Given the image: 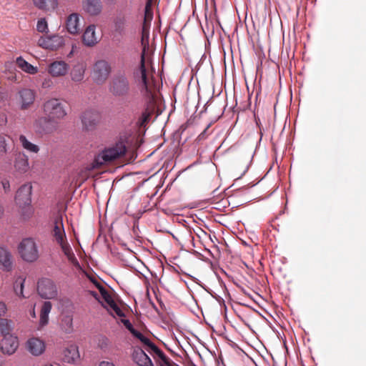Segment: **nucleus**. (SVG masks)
Wrapping results in <instances>:
<instances>
[{"mask_svg":"<svg viewBox=\"0 0 366 366\" xmlns=\"http://www.w3.org/2000/svg\"><path fill=\"white\" fill-rule=\"evenodd\" d=\"M109 307V310L114 312L116 315L118 317H124V314L122 312V310L119 308V307L117 305V303L114 301L112 302L111 304L107 305Z\"/></svg>","mask_w":366,"mask_h":366,"instance_id":"nucleus-40","label":"nucleus"},{"mask_svg":"<svg viewBox=\"0 0 366 366\" xmlns=\"http://www.w3.org/2000/svg\"><path fill=\"white\" fill-rule=\"evenodd\" d=\"M99 366H115L114 363L109 361H102Z\"/></svg>","mask_w":366,"mask_h":366,"instance_id":"nucleus-49","label":"nucleus"},{"mask_svg":"<svg viewBox=\"0 0 366 366\" xmlns=\"http://www.w3.org/2000/svg\"><path fill=\"white\" fill-rule=\"evenodd\" d=\"M26 347L31 355L39 356L45 351L46 346L43 340L37 337H32L28 340Z\"/></svg>","mask_w":366,"mask_h":366,"instance_id":"nucleus-17","label":"nucleus"},{"mask_svg":"<svg viewBox=\"0 0 366 366\" xmlns=\"http://www.w3.org/2000/svg\"><path fill=\"white\" fill-rule=\"evenodd\" d=\"M127 147L124 142L119 141L114 145L105 148L95 158V163L102 165L112 162L125 154Z\"/></svg>","mask_w":366,"mask_h":366,"instance_id":"nucleus-2","label":"nucleus"},{"mask_svg":"<svg viewBox=\"0 0 366 366\" xmlns=\"http://www.w3.org/2000/svg\"><path fill=\"white\" fill-rule=\"evenodd\" d=\"M26 278L21 276L18 277L14 283V291L19 297H25L24 295V287Z\"/></svg>","mask_w":366,"mask_h":366,"instance_id":"nucleus-31","label":"nucleus"},{"mask_svg":"<svg viewBox=\"0 0 366 366\" xmlns=\"http://www.w3.org/2000/svg\"><path fill=\"white\" fill-rule=\"evenodd\" d=\"M69 69V64L64 61H55L49 64L48 72L53 77H59L66 75Z\"/></svg>","mask_w":366,"mask_h":366,"instance_id":"nucleus-14","label":"nucleus"},{"mask_svg":"<svg viewBox=\"0 0 366 366\" xmlns=\"http://www.w3.org/2000/svg\"><path fill=\"white\" fill-rule=\"evenodd\" d=\"M66 27L70 34H78L80 30L79 14L77 13L71 14L66 19Z\"/></svg>","mask_w":366,"mask_h":366,"instance_id":"nucleus-23","label":"nucleus"},{"mask_svg":"<svg viewBox=\"0 0 366 366\" xmlns=\"http://www.w3.org/2000/svg\"><path fill=\"white\" fill-rule=\"evenodd\" d=\"M51 234L58 244L67 241L61 217L55 218Z\"/></svg>","mask_w":366,"mask_h":366,"instance_id":"nucleus-13","label":"nucleus"},{"mask_svg":"<svg viewBox=\"0 0 366 366\" xmlns=\"http://www.w3.org/2000/svg\"><path fill=\"white\" fill-rule=\"evenodd\" d=\"M14 167L21 174L26 172L29 168L28 157L24 154H18L15 158Z\"/></svg>","mask_w":366,"mask_h":366,"instance_id":"nucleus-25","label":"nucleus"},{"mask_svg":"<svg viewBox=\"0 0 366 366\" xmlns=\"http://www.w3.org/2000/svg\"><path fill=\"white\" fill-rule=\"evenodd\" d=\"M84 10L92 16L98 15L102 11L100 0H82Z\"/></svg>","mask_w":366,"mask_h":366,"instance_id":"nucleus-22","label":"nucleus"},{"mask_svg":"<svg viewBox=\"0 0 366 366\" xmlns=\"http://www.w3.org/2000/svg\"><path fill=\"white\" fill-rule=\"evenodd\" d=\"M37 291L40 297L46 300L55 299L58 295L55 283L48 278H43L38 282Z\"/></svg>","mask_w":366,"mask_h":366,"instance_id":"nucleus-8","label":"nucleus"},{"mask_svg":"<svg viewBox=\"0 0 366 366\" xmlns=\"http://www.w3.org/2000/svg\"><path fill=\"white\" fill-rule=\"evenodd\" d=\"M42 109L46 116L49 117L59 123L67 114L64 105L55 98L46 101L42 106Z\"/></svg>","mask_w":366,"mask_h":366,"instance_id":"nucleus-4","label":"nucleus"},{"mask_svg":"<svg viewBox=\"0 0 366 366\" xmlns=\"http://www.w3.org/2000/svg\"><path fill=\"white\" fill-rule=\"evenodd\" d=\"M19 142L21 144V146L25 149L26 150L33 152V153H38L39 151V148L37 145L31 143L29 142L26 137L24 135H21L19 137Z\"/></svg>","mask_w":366,"mask_h":366,"instance_id":"nucleus-32","label":"nucleus"},{"mask_svg":"<svg viewBox=\"0 0 366 366\" xmlns=\"http://www.w3.org/2000/svg\"><path fill=\"white\" fill-rule=\"evenodd\" d=\"M7 310V307L6 304L0 301V317L4 316L6 314V312Z\"/></svg>","mask_w":366,"mask_h":366,"instance_id":"nucleus-44","label":"nucleus"},{"mask_svg":"<svg viewBox=\"0 0 366 366\" xmlns=\"http://www.w3.org/2000/svg\"><path fill=\"white\" fill-rule=\"evenodd\" d=\"M9 137L5 134H0V155L4 154L7 151V142Z\"/></svg>","mask_w":366,"mask_h":366,"instance_id":"nucleus-37","label":"nucleus"},{"mask_svg":"<svg viewBox=\"0 0 366 366\" xmlns=\"http://www.w3.org/2000/svg\"><path fill=\"white\" fill-rule=\"evenodd\" d=\"M59 246L61 247V250L66 257L69 255L71 256V254L74 253L67 241L64 242L63 244H59Z\"/></svg>","mask_w":366,"mask_h":366,"instance_id":"nucleus-42","label":"nucleus"},{"mask_svg":"<svg viewBox=\"0 0 366 366\" xmlns=\"http://www.w3.org/2000/svg\"><path fill=\"white\" fill-rule=\"evenodd\" d=\"M42 366H53L51 364H46L44 365H42Z\"/></svg>","mask_w":366,"mask_h":366,"instance_id":"nucleus-53","label":"nucleus"},{"mask_svg":"<svg viewBox=\"0 0 366 366\" xmlns=\"http://www.w3.org/2000/svg\"><path fill=\"white\" fill-rule=\"evenodd\" d=\"M132 360L138 366H153L151 358L140 347H135L132 352Z\"/></svg>","mask_w":366,"mask_h":366,"instance_id":"nucleus-16","label":"nucleus"},{"mask_svg":"<svg viewBox=\"0 0 366 366\" xmlns=\"http://www.w3.org/2000/svg\"><path fill=\"white\" fill-rule=\"evenodd\" d=\"M82 41L87 46H92L98 42L94 25H90L86 29L82 35Z\"/></svg>","mask_w":366,"mask_h":366,"instance_id":"nucleus-24","label":"nucleus"},{"mask_svg":"<svg viewBox=\"0 0 366 366\" xmlns=\"http://www.w3.org/2000/svg\"><path fill=\"white\" fill-rule=\"evenodd\" d=\"M38 46L49 50H56L64 44L63 36L58 34L41 36L37 41Z\"/></svg>","mask_w":366,"mask_h":366,"instance_id":"nucleus-10","label":"nucleus"},{"mask_svg":"<svg viewBox=\"0 0 366 366\" xmlns=\"http://www.w3.org/2000/svg\"><path fill=\"white\" fill-rule=\"evenodd\" d=\"M109 92L116 97H124L130 92V83L124 73H118L113 76L109 85Z\"/></svg>","mask_w":366,"mask_h":366,"instance_id":"nucleus-3","label":"nucleus"},{"mask_svg":"<svg viewBox=\"0 0 366 366\" xmlns=\"http://www.w3.org/2000/svg\"><path fill=\"white\" fill-rule=\"evenodd\" d=\"M109 307V310L114 312L116 315L118 317H124V314L122 312V310L119 308V307L117 305V303L114 301L112 302L111 304L107 305Z\"/></svg>","mask_w":366,"mask_h":366,"instance_id":"nucleus-39","label":"nucleus"},{"mask_svg":"<svg viewBox=\"0 0 366 366\" xmlns=\"http://www.w3.org/2000/svg\"><path fill=\"white\" fill-rule=\"evenodd\" d=\"M59 123L48 116L38 118L34 123V128L40 134H51L59 128Z\"/></svg>","mask_w":366,"mask_h":366,"instance_id":"nucleus-7","label":"nucleus"},{"mask_svg":"<svg viewBox=\"0 0 366 366\" xmlns=\"http://www.w3.org/2000/svg\"><path fill=\"white\" fill-rule=\"evenodd\" d=\"M32 186L30 183L24 184L17 191L15 201L20 207H28L31 211Z\"/></svg>","mask_w":366,"mask_h":366,"instance_id":"nucleus-12","label":"nucleus"},{"mask_svg":"<svg viewBox=\"0 0 366 366\" xmlns=\"http://www.w3.org/2000/svg\"><path fill=\"white\" fill-rule=\"evenodd\" d=\"M132 334L134 337H137L138 340L141 341L145 346H147L149 349V351H151L154 353H155V349L154 347H157L153 342H151V340L144 336L142 332L137 330H132Z\"/></svg>","mask_w":366,"mask_h":366,"instance_id":"nucleus-29","label":"nucleus"},{"mask_svg":"<svg viewBox=\"0 0 366 366\" xmlns=\"http://www.w3.org/2000/svg\"><path fill=\"white\" fill-rule=\"evenodd\" d=\"M0 264L2 269L9 272L13 268V257L9 249L5 246H0Z\"/></svg>","mask_w":366,"mask_h":366,"instance_id":"nucleus-18","label":"nucleus"},{"mask_svg":"<svg viewBox=\"0 0 366 366\" xmlns=\"http://www.w3.org/2000/svg\"><path fill=\"white\" fill-rule=\"evenodd\" d=\"M19 104L21 109H26L35 100V92L30 89H23L19 92Z\"/></svg>","mask_w":366,"mask_h":366,"instance_id":"nucleus-19","label":"nucleus"},{"mask_svg":"<svg viewBox=\"0 0 366 366\" xmlns=\"http://www.w3.org/2000/svg\"><path fill=\"white\" fill-rule=\"evenodd\" d=\"M52 309V304L49 301L43 302L39 312V320L37 325V330H41L49 322V314Z\"/></svg>","mask_w":366,"mask_h":366,"instance_id":"nucleus-15","label":"nucleus"},{"mask_svg":"<svg viewBox=\"0 0 366 366\" xmlns=\"http://www.w3.org/2000/svg\"><path fill=\"white\" fill-rule=\"evenodd\" d=\"M126 19L123 16L117 17L114 21V31L122 34L124 32L126 27Z\"/></svg>","mask_w":366,"mask_h":366,"instance_id":"nucleus-36","label":"nucleus"},{"mask_svg":"<svg viewBox=\"0 0 366 366\" xmlns=\"http://www.w3.org/2000/svg\"><path fill=\"white\" fill-rule=\"evenodd\" d=\"M68 260L74 265L76 267H80V264L77 260V259L76 258L74 254H71V256H68L66 257Z\"/></svg>","mask_w":366,"mask_h":366,"instance_id":"nucleus-43","label":"nucleus"},{"mask_svg":"<svg viewBox=\"0 0 366 366\" xmlns=\"http://www.w3.org/2000/svg\"><path fill=\"white\" fill-rule=\"evenodd\" d=\"M155 355L159 358L160 366H174L173 363L164 355V353L158 347H154Z\"/></svg>","mask_w":366,"mask_h":366,"instance_id":"nucleus-35","label":"nucleus"},{"mask_svg":"<svg viewBox=\"0 0 366 366\" xmlns=\"http://www.w3.org/2000/svg\"><path fill=\"white\" fill-rule=\"evenodd\" d=\"M29 313H30V316L32 318L35 319L36 317V312H35V304L32 305Z\"/></svg>","mask_w":366,"mask_h":366,"instance_id":"nucleus-48","label":"nucleus"},{"mask_svg":"<svg viewBox=\"0 0 366 366\" xmlns=\"http://www.w3.org/2000/svg\"><path fill=\"white\" fill-rule=\"evenodd\" d=\"M94 285L97 287V288L99 290L100 295L102 297V299L104 300V302L107 303V305L112 303V302H114V300L111 297V295L109 294L107 290L97 280H92Z\"/></svg>","mask_w":366,"mask_h":366,"instance_id":"nucleus-33","label":"nucleus"},{"mask_svg":"<svg viewBox=\"0 0 366 366\" xmlns=\"http://www.w3.org/2000/svg\"><path fill=\"white\" fill-rule=\"evenodd\" d=\"M38 9L44 11L54 10L57 6V0H33Z\"/></svg>","mask_w":366,"mask_h":366,"instance_id":"nucleus-26","label":"nucleus"},{"mask_svg":"<svg viewBox=\"0 0 366 366\" xmlns=\"http://www.w3.org/2000/svg\"><path fill=\"white\" fill-rule=\"evenodd\" d=\"M3 213H4V209H3L2 206L0 204V218L2 217Z\"/></svg>","mask_w":366,"mask_h":366,"instance_id":"nucleus-50","label":"nucleus"},{"mask_svg":"<svg viewBox=\"0 0 366 366\" xmlns=\"http://www.w3.org/2000/svg\"><path fill=\"white\" fill-rule=\"evenodd\" d=\"M209 127V125H208L207 128L201 134H199V135L197 137L199 141L204 139L206 138V133Z\"/></svg>","mask_w":366,"mask_h":366,"instance_id":"nucleus-47","label":"nucleus"},{"mask_svg":"<svg viewBox=\"0 0 366 366\" xmlns=\"http://www.w3.org/2000/svg\"><path fill=\"white\" fill-rule=\"evenodd\" d=\"M92 296H94L95 298H97V293L95 292H92Z\"/></svg>","mask_w":366,"mask_h":366,"instance_id":"nucleus-51","label":"nucleus"},{"mask_svg":"<svg viewBox=\"0 0 366 366\" xmlns=\"http://www.w3.org/2000/svg\"><path fill=\"white\" fill-rule=\"evenodd\" d=\"M123 323H124V325H125V327H126L129 330V332H130L131 333H132V330H135V329L133 327V326H132V325L131 324V322H129V320H124L123 321Z\"/></svg>","mask_w":366,"mask_h":366,"instance_id":"nucleus-45","label":"nucleus"},{"mask_svg":"<svg viewBox=\"0 0 366 366\" xmlns=\"http://www.w3.org/2000/svg\"><path fill=\"white\" fill-rule=\"evenodd\" d=\"M11 321L6 319L0 320V332L3 337L11 335Z\"/></svg>","mask_w":366,"mask_h":366,"instance_id":"nucleus-34","label":"nucleus"},{"mask_svg":"<svg viewBox=\"0 0 366 366\" xmlns=\"http://www.w3.org/2000/svg\"><path fill=\"white\" fill-rule=\"evenodd\" d=\"M60 328L66 334H71L74 331L73 318L71 315L64 316L60 322Z\"/></svg>","mask_w":366,"mask_h":366,"instance_id":"nucleus-28","label":"nucleus"},{"mask_svg":"<svg viewBox=\"0 0 366 366\" xmlns=\"http://www.w3.org/2000/svg\"><path fill=\"white\" fill-rule=\"evenodd\" d=\"M111 70L110 64L107 61H97L92 72L93 81L97 84H103L109 76Z\"/></svg>","mask_w":366,"mask_h":366,"instance_id":"nucleus-6","label":"nucleus"},{"mask_svg":"<svg viewBox=\"0 0 366 366\" xmlns=\"http://www.w3.org/2000/svg\"><path fill=\"white\" fill-rule=\"evenodd\" d=\"M36 29L39 32L44 33L48 32V24L45 19H40L37 21Z\"/></svg>","mask_w":366,"mask_h":366,"instance_id":"nucleus-38","label":"nucleus"},{"mask_svg":"<svg viewBox=\"0 0 366 366\" xmlns=\"http://www.w3.org/2000/svg\"><path fill=\"white\" fill-rule=\"evenodd\" d=\"M101 120L100 112L95 109H89L84 111L81 115V121L84 129L86 131L94 130Z\"/></svg>","mask_w":366,"mask_h":366,"instance_id":"nucleus-9","label":"nucleus"},{"mask_svg":"<svg viewBox=\"0 0 366 366\" xmlns=\"http://www.w3.org/2000/svg\"><path fill=\"white\" fill-rule=\"evenodd\" d=\"M19 345L18 340L13 335L3 337L1 342L2 352L7 355H12L15 352Z\"/></svg>","mask_w":366,"mask_h":366,"instance_id":"nucleus-20","label":"nucleus"},{"mask_svg":"<svg viewBox=\"0 0 366 366\" xmlns=\"http://www.w3.org/2000/svg\"><path fill=\"white\" fill-rule=\"evenodd\" d=\"M85 68L82 65H76L71 71V79L73 81L81 82L84 77Z\"/></svg>","mask_w":366,"mask_h":366,"instance_id":"nucleus-30","label":"nucleus"},{"mask_svg":"<svg viewBox=\"0 0 366 366\" xmlns=\"http://www.w3.org/2000/svg\"><path fill=\"white\" fill-rule=\"evenodd\" d=\"M151 4H152V0H148L146 4V6H145V20L142 25V38H141V42H142V45L143 47V51H142V56H141L140 65L137 69H139L142 65V58L144 59V65L145 66L144 54H145L146 49H149V26L147 25V24L146 22V19L147 17H149L150 19L152 18V14L151 13L149 14V11L150 10V8H151Z\"/></svg>","mask_w":366,"mask_h":366,"instance_id":"nucleus-11","label":"nucleus"},{"mask_svg":"<svg viewBox=\"0 0 366 366\" xmlns=\"http://www.w3.org/2000/svg\"><path fill=\"white\" fill-rule=\"evenodd\" d=\"M109 307V310L114 312L116 315L118 317H124V314L122 312V310L119 308V307L117 305V303L114 301L112 302L111 304L107 305Z\"/></svg>","mask_w":366,"mask_h":366,"instance_id":"nucleus-41","label":"nucleus"},{"mask_svg":"<svg viewBox=\"0 0 366 366\" xmlns=\"http://www.w3.org/2000/svg\"><path fill=\"white\" fill-rule=\"evenodd\" d=\"M18 252L21 259L27 262H34L39 258L37 245L32 238H25L19 243Z\"/></svg>","mask_w":366,"mask_h":366,"instance_id":"nucleus-5","label":"nucleus"},{"mask_svg":"<svg viewBox=\"0 0 366 366\" xmlns=\"http://www.w3.org/2000/svg\"><path fill=\"white\" fill-rule=\"evenodd\" d=\"M247 169H248V167H247L245 168V169L244 170V172H242V175H244L245 174V172L247 171Z\"/></svg>","mask_w":366,"mask_h":366,"instance_id":"nucleus-52","label":"nucleus"},{"mask_svg":"<svg viewBox=\"0 0 366 366\" xmlns=\"http://www.w3.org/2000/svg\"><path fill=\"white\" fill-rule=\"evenodd\" d=\"M80 360L79 347L76 345H71L63 351V360L69 364L77 362Z\"/></svg>","mask_w":366,"mask_h":366,"instance_id":"nucleus-21","label":"nucleus"},{"mask_svg":"<svg viewBox=\"0 0 366 366\" xmlns=\"http://www.w3.org/2000/svg\"><path fill=\"white\" fill-rule=\"evenodd\" d=\"M16 64L22 71L29 74H35L38 71L37 67L34 66L21 56L16 59Z\"/></svg>","mask_w":366,"mask_h":366,"instance_id":"nucleus-27","label":"nucleus"},{"mask_svg":"<svg viewBox=\"0 0 366 366\" xmlns=\"http://www.w3.org/2000/svg\"><path fill=\"white\" fill-rule=\"evenodd\" d=\"M2 186H3V188L5 191V192H7L9 191L10 189V184H9V182L8 180H3L2 181Z\"/></svg>","mask_w":366,"mask_h":366,"instance_id":"nucleus-46","label":"nucleus"},{"mask_svg":"<svg viewBox=\"0 0 366 366\" xmlns=\"http://www.w3.org/2000/svg\"><path fill=\"white\" fill-rule=\"evenodd\" d=\"M134 78L140 88L147 104L145 111L138 120L139 127H145L155 109V95L149 87L147 71L144 67L143 59L141 66L134 71Z\"/></svg>","mask_w":366,"mask_h":366,"instance_id":"nucleus-1","label":"nucleus"}]
</instances>
